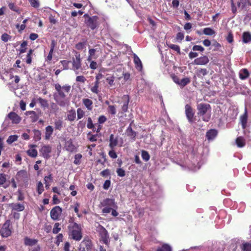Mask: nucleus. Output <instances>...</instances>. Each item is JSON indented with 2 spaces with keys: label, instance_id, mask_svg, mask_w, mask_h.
I'll list each match as a JSON object with an SVG mask.
<instances>
[{
  "label": "nucleus",
  "instance_id": "f257e3e1",
  "mask_svg": "<svg viewBox=\"0 0 251 251\" xmlns=\"http://www.w3.org/2000/svg\"><path fill=\"white\" fill-rule=\"evenodd\" d=\"M69 235L71 239L79 241L82 238V228L77 223L69 224L68 226Z\"/></svg>",
  "mask_w": 251,
  "mask_h": 251
},
{
  "label": "nucleus",
  "instance_id": "f03ea898",
  "mask_svg": "<svg viewBox=\"0 0 251 251\" xmlns=\"http://www.w3.org/2000/svg\"><path fill=\"white\" fill-rule=\"evenodd\" d=\"M211 106L209 104L201 103L198 105V114L201 116H202V120L204 122H208L211 118V114H206L208 110H211Z\"/></svg>",
  "mask_w": 251,
  "mask_h": 251
},
{
  "label": "nucleus",
  "instance_id": "7ed1b4c3",
  "mask_svg": "<svg viewBox=\"0 0 251 251\" xmlns=\"http://www.w3.org/2000/svg\"><path fill=\"white\" fill-rule=\"evenodd\" d=\"M84 17H87V19L85 20V24L86 26L91 30H94L98 28L100 25L99 22V17L97 16H89L87 14H85Z\"/></svg>",
  "mask_w": 251,
  "mask_h": 251
},
{
  "label": "nucleus",
  "instance_id": "20e7f679",
  "mask_svg": "<svg viewBox=\"0 0 251 251\" xmlns=\"http://www.w3.org/2000/svg\"><path fill=\"white\" fill-rule=\"evenodd\" d=\"M54 87L58 93L57 97L61 99H64L66 98V93H69L71 88V86L69 85L66 84L61 86L59 83L55 84Z\"/></svg>",
  "mask_w": 251,
  "mask_h": 251
},
{
  "label": "nucleus",
  "instance_id": "39448f33",
  "mask_svg": "<svg viewBox=\"0 0 251 251\" xmlns=\"http://www.w3.org/2000/svg\"><path fill=\"white\" fill-rule=\"evenodd\" d=\"M75 57L72 59V70L75 72L76 74H78L77 71L81 68L82 66L80 54L75 52Z\"/></svg>",
  "mask_w": 251,
  "mask_h": 251
},
{
  "label": "nucleus",
  "instance_id": "423d86ee",
  "mask_svg": "<svg viewBox=\"0 0 251 251\" xmlns=\"http://www.w3.org/2000/svg\"><path fill=\"white\" fill-rule=\"evenodd\" d=\"M11 226V221L9 220H6L2 225L0 233L3 237H7L11 235L12 228Z\"/></svg>",
  "mask_w": 251,
  "mask_h": 251
},
{
  "label": "nucleus",
  "instance_id": "0eeeda50",
  "mask_svg": "<svg viewBox=\"0 0 251 251\" xmlns=\"http://www.w3.org/2000/svg\"><path fill=\"white\" fill-rule=\"evenodd\" d=\"M185 114L188 122L190 124L194 123L196 121V118L194 116L195 112L191 106L187 104L185 106Z\"/></svg>",
  "mask_w": 251,
  "mask_h": 251
},
{
  "label": "nucleus",
  "instance_id": "6e6552de",
  "mask_svg": "<svg viewBox=\"0 0 251 251\" xmlns=\"http://www.w3.org/2000/svg\"><path fill=\"white\" fill-rule=\"evenodd\" d=\"M62 212V209L59 206H55L50 211L51 218L54 221L58 220Z\"/></svg>",
  "mask_w": 251,
  "mask_h": 251
},
{
  "label": "nucleus",
  "instance_id": "1a4fd4ad",
  "mask_svg": "<svg viewBox=\"0 0 251 251\" xmlns=\"http://www.w3.org/2000/svg\"><path fill=\"white\" fill-rule=\"evenodd\" d=\"M97 231L99 232L103 242L107 244L108 243V235L106 229L103 226L99 225L97 227Z\"/></svg>",
  "mask_w": 251,
  "mask_h": 251
},
{
  "label": "nucleus",
  "instance_id": "9d476101",
  "mask_svg": "<svg viewBox=\"0 0 251 251\" xmlns=\"http://www.w3.org/2000/svg\"><path fill=\"white\" fill-rule=\"evenodd\" d=\"M51 147L50 145H44L41 148L39 151L44 158L48 159L50 157V153L51 152Z\"/></svg>",
  "mask_w": 251,
  "mask_h": 251
},
{
  "label": "nucleus",
  "instance_id": "9b49d317",
  "mask_svg": "<svg viewBox=\"0 0 251 251\" xmlns=\"http://www.w3.org/2000/svg\"><path fill=\"white\" fill-rule=\"evenodd\" d=\"M16 179L19 182H27L28 180V175L25 170H21L16 174Z\"/></svg>",
  "mask_w": 251,
  "mask_h": 251
},
{
  "label": "nucleus",
  "instance_id": "f8f14e48",
  "mask_svg": "<svg viewBox=\"0 0 251 251\" xmlns=\"http://www.w3.org/2000/svg\"><path fill=\"white\" fill-rule=\"evenodd\" d=\"M209 61L208 57L206 55H203L195 59L193 63L198 65H205L207 64Z\"/></svg>",
  "mask_w": 251,
  "mask_h": 251
},
{
  "label": "nucleus",
  "instance_id": "ddd939ff",
  "mask_svg": "<svg viewBox=\"0 0 251 251\" xmlns=\"http://www.w3.org/2000/svg\"><path fill=\"white\" fill-rule=\"evenodd\" d=\"M119 138V136H115L112 134L110 135L109 147L111 149H113L118 145Z\"/></svg>",
  "mask_w": 251,
  "mask_h": 251
},
{
  "label": "nucleus",
  "instance_id": "4468645a",
  "mask_svg": "<svg viewBox=\"0 0 251 251\" xmlns=\"http://www.w3.org/2000/svg\"><path fill=\"white\" fill-rule=\"evenodd\" d=\"M8 117L11 120L13 124H19L21 120V117L14 112H10L8 114Z\"/></svg>",
  "mask_w": 251,
  "mask_h": 251
},
{
  "label": "nucleus",
  "instance_id": "2eb2a0df",
  "mask_svg": "<svg viewBox=\"0 0 251 251\" xmlns=\"http://www.w3.org/2000/svg\"><path fill=\"white\" fill-rule=\"evenodd\" d=\"M10 206L13 211H15L17 212L23 211L25 208L24 203H21L18 202L12 203L10 205Z\"/></svg>",
  "mask_w": 251,
  "mask_h": 251
},
{
  "label": "nucleus",
  "instance_id": "dca6fc26",
  "mask_svg": "<svg viewBox=\"0 0 251 251\" xmlns=\"http://www.w3.org/2000/svg\"><path fill=\"white\" fill-rule=\"evenodd\" d=\"M240 120L241 123L242 128L245 129L247 127L248 121V112L247 108H245L244 114L240 116Z\"/></svg>",
  "mask_w": 251,
  "mask_h": 251
},
{
  "label": "nucleus",
  "instance_id": "f3484780",
  "mask_svg": "<svg viewBox=\"0 0 251 251\" xmlns=\"http://www.w3.org/2000/svg\"><path fill=\"white\" fill-rule=\"evenodd\" d=\"M123 100V104L122 107V110L124 112H126L128 110V105L129 102V97L127 95H124L122 97Z\"/></svg>",
  "mask_w": 251,
  "mask_h": 251
},
{
  "label": "nucleus",
  "instance_id": "a211bd4d",
  "mask_svg": "<svg viewBox=\"0 0 251 251\" xmlns=\"http://www.w3.org/2000/svg\"><path fill=\"white\" fill-rule=\"evenodd\" d=\"M217 130L215 129H211L208 130L206 133V137L208 140L214 139L217 135Z\"/></svg>",
  "mask_w": 251,
  "mask_h": 251
},
{
  "label": "nucleus",
  "instance_id": "6ab92c4d",
  "mask_svg": "<svg viewBox=\"0 0 251 251\" xmlns=\"http://www.w3.org/2000/svg\"><path fill=\"white\" fill-rule=\"evenodd\" d=\"M65 148L67 151L70 152H73L76 149L72 139H70L65 142Z\"/></svg>",
  "mask_w": 251,
  "mask_h": 251
},
{
  "label": "nucleus",
  "instance_id": "aec40b11",
  "mask_svg": "<svg viewBox=\"0 0 251 251\" xmlns=\"http://www.w3.org/2000/svg\"><path fill=\"white\" fill-rule=\"evenodd\" d=\"M53 132V128L51 126H47L45 128V139L49 140Z\"/></svg>",
  "mask_w": 251,
  "mask_h": 251
},
{
  "label": "nucleus",
  "instance_id": "412c9836",
  "mask_svg": "<svg viewBox=\"0 0 251 251\" xmlns=\"http://www.w3.org/2000/svg\"><path fill=\"white\" fill-rule=\"evenodd\" d=\"M103 206L113 207H115V203L114 199L106 198L101 202Z\"/></svg>",
  "mask_w": 251,
  "mask_h": 251
},
{
  "label": "nucleus",
  "instance_id": "4be33fe9",
  "mask_svg": "<svg viewBox=\"0 0 251 251\" xmlns=\"http://www.w3.org/2000/svg\"><path fill=\"white\" fill-rule=\"evenodd\" d=\"M126 134L128 137H129L131 139L133 140H135L136 136V132L134 131L132 127L131 124H130L126 130Z\"/></svg>",
  "mask_w": 251,
  "mask_h": 251
},
{
  "label": "nucleus",
  "instance_id": "5701e85b",
  "mask_svg": "<svg viewBox=\"0 0 251 251\" xmlns=\"http://www.w3.org/2000/svg\"><path fill=\"white\" fill-rule=\"evenodd\" d=\"M96 49H89L88 50V56L87 57V61H92L93 59H96L98 56L96 55Z\"/></svg>",
  "mask_w": 251,
  "mask_h": 251
},
{
  "label": "nucleus",
  "instance_id": "b1692460",
  "mask_svg": "<svg viewBox=\"0 0 251 251\" xmlns=\"http://www.w3.org/2000/svg\"><path fill=\"white\" fill-rule=\"evenodd\" d=\"M82 103L85 105V106L86 107L87 110L90 111L92 110L93 109V101L91 100L88 99V98H85L82 99Z\"/></svg>",
  "mask_w": 251,
  "mask_h": 251
},
{
  "label": "nucleus",
  "instance_id": "393cba45",
  "mask_svg": "<svg viewBox=\"0 0 251 251\" xmlns=\"http://www.w3.org/2000/svg\"><path fill=\"white\" fill-rule=\"evenodd\" d=\"M38 242V240L35 239H31L28 237L24 238V244L25 246H33L36 245Z\"/></svg>",
  "mask_w": 251,
  "mask_h": 251
},
{
  "label": "nucleus",
  "instance_id": "a878e982",
  "mask_svg": "<svg viewBox=\"0 0 251 251\" xmlns=\"http://www.w3.org/2000/svg\"><path fill=\"white\" fill-rule=\"evenodd\" d=\"M251 41V33L249 31H245L242 34V42L244 43H248Z\"/></svg>",
  "mask_w": 251,
  "mask_h": 251
},
{
  "label": "nucleus",
  "instance_id": "bb28decb",
  "mask_svg": "<svg viewBox=\"0 0 251 251\" xmlns=\"http://www.w3.org/2000/svg\"><path fill=\"white\" fill-rule=\"evenodd\" d=\"M76 118V112L75 109H71L68 111L67 119L70 122H73Z\"/></svg>",
  "mask_w": 251,
  "mask_h": 251
},
{
  "label": "nucleus",
  "instance_id": "cd10ccee",
  "mask_svg": "<svg viewBox=\"0 0 251 251\" xmlns=\"http://www.w3.org/2000/svg\"><path fill=\"white\" fill-rule=\"evenodd\" d=\"M27 115L30 116V118L32 122H36L38 119V116L34 111H28L26 112Z\"/></svg>",
  "mask_w": 251,
  "mask_h": 251
},
{
  "label": "nucleus",
  "instance_id": "c85d7f7f",
  "mask_svg": "<svg viewBox=\"0 0 251 251\" xmlns=\"http://www.w3.org/2000/svg\"><path fill=\"white\" fill-rule=\"evenodd\" d=\"M63 121L61 119L55 120L54 122L55 130H61L63 127Z\"/></svg>",
  "mask_w": 251,
  "mask_h": 251
},
{
  "label": "nucleus",
  "instance_id": "c756f323",
  "mask_svg": "<svg viewBox=\"0 0 251 251\" xmlns=\"http://www.w3.org/2000/svg\"><path fill=\"white\" fill-rule=\"evenodd\" d=\"M249 76V73L247 69H244L242 70L239 73V77L241 79L244 80L248 78Z\"/></svg>",
  "mask_w": 251,
  "mask_h": 251
},
{
  "label": "nucleus",
  "instance_id": "7c9ffc66",
  "mask_svg": "<svg viewBox=\"0 0 251 251\" xmlns=\"http://www.w3.org/2000/svg\"><path fill=\"white\" fill-rule=\"evenodd\" d=\"M134 62L137 69L141 70L142 69V64L140 58L135 54L134 55Z\"/></svg>",
  "mask_w": 251,
  "mask_h": 251
},
{
  "label": "nucleus",
  "instance_id": "2f4dec72",
  "mask_svg": "<svg viewBox=\"0 0 251 251\" xmlns=\"http://www.w3.org/2000/svg\"><path fill=\"white\" fill-rule=\"evenodd\" d=\"M236 143L237 146L239 148L243 147L246 144L244 138L241 136L238 137L236 138Z\"/></svg>",
  "mask_w": 251,
  "mask_h": 251
},
{
  "label": "nucleus",
  "instance_id": "473e14b6",
  "mask_svg": "<svg viewBox=\"0 0 251 251\" xmlns=\"http://www.w3.org/2000/svg\"><path fill=\"white\" fill-rule=\"evenodd\" d=\"M240 248L242 251H251V243H244L241 245Z\"/></svg>",
  "mask_w": 251,
  "mask_h": 251
},
{
  "label": "nucleus",
  "instance_id": "72a5a7b5",
  "mask_svg": "<svg viewBox=\"0 0 251 251\" xmlns=\"http://www.w3.org/2000/svg\"><path fill=\"white\" fill-rule=\"evenodd\" d=\"M6 181V176L4 174H0V186H2L4 188H6L8 187L9 184L4 185Z\"/></svg>",
  "mask_w": 251,
  "mask_h": 251
},
{
  "label": "nucleus",
  "instance_id": "f704fd0d",
  "mask_svg": "<svg viewBox=\"0 0 251 251\" xmlns=\"http://www.w3.org/2000/svg\"><path fill=\"white\" fill-rule=\"evenodd\" d=\"M156 251H172V248L167 244H163L161 247L157 248Z\"/></svg>",
  "mask_w": 251,
  "mask_h": 251
},
{
  "label": "nucleus",
  "instance_id": "c9c22d12",
  "mask_svg": "<svg viewBox=\"0 0 251 251\" xmlns=\"http://www.w3.org/2000/svg\"><path fill=\"white\" fill-rule=\"evenodd\" d=\"M34 133V140L36 141H39L41 139V132L37 129L33 130Z\"/></svg>",
  "mask_w": 251,
  "mask_h": 251
},
{
  "label": "nucleus",
  "instance_id": "e433bc0d",
  "mask_svg": "<svg viewBox=\"0 0 251 251\" xmlns=\"http://www.w3.org/2000/svg\"><path fill=\"white\" fill-rule=\"evenodd\" d=\"M203 33L206 35L212 36L215 34V31L210 27H206L203 29Z\"/></svg>",
  "mask_w": 251,
  "mask_h": 251
},
{
  "label": "nucleus",
  "instance_id": "4c0bfd02",
  "mask_svg": "<svg viewBox=\"0 0 251 251\" xmlns=\"http://www.w3.org/2000/svg\"><path fill=\"white\" fill-rule=\"evenodd\" d=\"M208 72L205 68H201L197 70V75L198 77H202L208 74Z\"/></svg>",
  "mask_w": 251,
  "mask_h": 251
},
{
  "label": "nucleus",
  "instance_id": "58836bf2",
  "mask_svg": "<svg viewBox=\"0 0 251 251\" xmlns=\"http://www.w3.org/2000/svg\"><path fill=\"white\" fill-rule=\"evenodd\" d=\"M167 45L169 48L176 51L178 54H180V49L179 46L173 44H167Z\"/></svg>",
  "mask_w": 251,
  "mask_h": 251
},
{
  "label": "nucleus",
  "instance_id": "ea45409f",
  "mask_svg": "<svg viewBox=\"0 0 251 251\" xmlns=\"http://www.w3.org/2000/svg\"><path fill=\"white\" fill-rule=\"evenodd\" d=\"M190 81H191V80L189 77L183 78L181 80H180L179 85L181 87H184L186 85L189 84L190 82Z\"/></svg>",
  "mask_w": 251,
  "mask_h": 251
},
{
  "label": "nucleus",
  "instance_id": "a19ab883",
  "mask_svg": "<svg viewBox=\"0 0 251 251\" xmlns=\"http://www.w3.org/2000/svg\"><path fill=\"white\" fill-rule=\"evenodd\" d=\"M249 1L247 0H239L237 2V6L239 8L243 9L247 5Z\"/></svg>",
  "mask_w": 251,
  "mask_h": 251
},
{
  "label": "nucleus",
  "instance_id": "79ce46f5",
  "mask_svg": "<svg viewBox=\"0 0 251 251\" xmlns=\"http://www.w3.org/2000/svg\"><path fill=\"white\" fill-rule=\"evenodd\" d=\"M38 101L41 104V106L44 108H46L49 106V103L47 100L39 98L38 99Z\"/></svg>",
  "mask_w": 251,
  "mask_h": 251
},
{
  "label": "nucleus",
  "instance_id": "37998d69",
  "mask_svg": "<svg viewBox=\"0 0 251 251\" xmlns=\"http://www.w3.org/2000/svg\"><path fill=\"white\" fill-rule=\"evenodd\" d=\"M100 155L101 156L102 159H99L97 162L98 163H100L101 165H104V163L107 161L106 155L104 152H101L100 154Z\"/></svg>",
  "mask_w": 251,
  "mask_h": 251
},
{
  "label": "nucleus",
  "instance_id": "c03bdc74",
  "mask_svg": "<svg viewBox=\"0 0 251 251\" xmlns=\"http://www.w3.org/2000/svg\"><path fill=\"white\" fill-rule=\"evenodd\" d=\"M27 154L32 157H35L38 155L37 151L35 149H30L27 151Z\"/></svg>",
  "mask_w": 251,
  "mask_h": 251
},
{
  "label": "nucleus",
  "instance_id": "a18cd8bd",
  "mask_svg": "<svg viewBox=\"0 0 251 251\" xmlns=\"http://www.w3.org/2000/svg\"><path fill=\"white\" fill-rule=\"evenodd\" d=\"M77 119H81L85 115V112L81 108H78L76 110Z\"/></svg>",
  "mask_w": 251,
  "mask_h": 251
},
{
  "label": "nucleus",
  "instance_id": "49530a36",
  "mask_svg": "<svg viewBox=\"0 0 251 251\" xmlns=\"http://www.w3.org/2000/svg\"><path fill=\"white\" fill-rule=\"evenodd\" d=\"M141 155L143 159L145 161H148L150 158V154L147 151H142Z\"/></svg>",
  "mask_w": 251,
  "mask_h": 251
},
{
  "label": "nucleus",
  "instance_id": "de8ad7c7",
  "mask_svg": "<svg viewBox=\"0 0 251 251\" xmlns=\"http://www.w3.org/2000/svg\"><path fill=\"white\" fill-rule=\"evenodd\" d=\"M18 136L17 135H10L9 136L7 140V143L8 144H11L13 142L16 141L18 139Z\"/></svg>",
  "mask_w": 251,
  "mask_h": 251
},
{
  "label": "nucleus",
  "instance_id": "09e8293b",
  "mask_svg": "<svg viewBox=\"0 0 251 251\" xmlns=\"http://www.w3.org/2000/svg\"><path fill=\"white\" fill-rule=\"evenodd\" d=\"M60 226V224L59 223H55L54 224V227L52 229V233L53 234H57L61 230Z\"/></svg>",
  "mask_w": 251,
  "mask_h": 251
},
{
  "label": "nucleus",
  "instance_id": "8fccbe9b",
  "mask_svg": "<svg viewBox=\"0 0 251 251\" xmlns=\"http://www.w3.org/2000/svg\"><path fill=\"white\" fill-rule=\"evenodd\" d=\"M37 190L39 195L41 194L44 191L43 184L41 181H39L37 183Z\"/></svg>",
  "mask_w": 251,
  "mask_h": 251
},
{
  "label": "nucleus",
  "instance_id": "3c124183",
  "mask_svg": "<svg viewBox=\"0 0 251 251\" xmlns=\"http://www.w3.org/2000/svg\"><path fill=\"white\" fill-rule=\"evenodd\" d=\"M48 178H49L50 180H52V177L51 174H50L49 176H46L44 177L45 187L46 188V189L49 188V187L50 186L49 182H48Z\"/></svg>",
  "mask_w": 251,
  "mask_h": 251
},
{
  "label": "nucleus",
  "instance_id": "603ef678",
  "mask_svg": "<svg viewBox=\"0 0 251 251\" xmlns=\"http://www.w3.org/2000/svg\"><path fill=\"white\" fill-rule=\"evenodd\" d=\"M82 158V155L80 153H78L75 156V160L74 163L75 165H79L80 163V159Z\"/></svg>",
  "mask_w": 251,
  "mask_h": 251
},
{
  "label": "nucleus",
  "instance_id": "864d4df0",
  "mask_svg": "<svg viewBox=\"0 0 251 251\" xmlns=\"http://www.w3.org/2000/svg\"><path fill=\"white\" fill-rule=\"evenodd\" d=\"M87 127L89 129H92L93 130H94V126L93 123L92 119L91 117H88L87 119Z\"/></svg>",
  "mask_w": 251,
  "mask_h": 251
},
{
  "label": "nucleus",
  "instance_id": "5fc2aeb1",
  "mask_svg": "<svg viewBox=\"0 0 251 251\" xmlns=\"http://www.w3.org/2000/svg\"><path fill=\"white\" fill-rule=\"evenodd\" d=\"M108 112L111 115H115L116 113V107L114 105H109L107 108Z\"/></svg>",
  "mask_w": 251,
  "mask_h": 251
},
{
  "label": "nucleus",
  "instance_id": "6e6d98bb",
  "mask_svg": "<svg viewBox=\"0 0 251 251\" xmlns=\"http://www.w3.org/2000/svg\"><path fill=\"white\" fill-rule=\"evenodd\" d=\"M88 139L91 142H96L97 141V135H93L91 132H89L87 134Z\"/></svg>",
  "mask_w": 251,
  "mask_h": 251
},
{
  "label": "nucleus",
  "instance_id": "4d7b16f0",
  "mask_svg": "<svg viewBox=\"0 0 251 251\" xmlns=\"http://www.w3.org/2000/svg\"><path fill=\"white\" fill-rule=\"evenodd\" d=\"M88 61L90 63L89 65L90 69L95 70L98 67V64L95 61L92 60V61Z\"/></svg>",
  "mask_w": 251,
  "mask_h": 251
},
{
  "label": "nucleus",
  "instance_id": "13d9d810",
  "mask_svg": "<svg viewBox=\"0 0 251 251\" xmlns=\"http://www.w3.org/2000/svg\"><path fill=\"white\" fill-rule=\"evenodd\" d=\"M31 6L34 8L39 7V2L38 0H28Z\"/></svg>",
  "mask_w": 251,
  "mask_h": 251
},
{
  "label": "nucleus",
  "instance_id": "bf43d9fd",
  "mask_svg": "<svg viewBox=\"0 0 251 251\" xmlns=\"http://www.w3.org/2000/svg\"><path fill=\"white\" fill-rule=\"evenodd\" d=\"M8 7L11 10H13L18 13H20L19 8L16 6H15L14 3H9L8 4Z\"/></svg>",
  "mask_w": 251,
  "mask_h": 251
},
{
  "label": "nucleus",
  "instance_id": "052dcab7",
  "mask_svg": "<svg viewBox=\"0 0 251 251\" xmlns=\"http://www.w3.org/2000/svg\"><path fill=\"white\" fill-rule=\"evenodd\" d=\"M11 38V36L6 33H4L3 34H2L1 36V40L4 41V42H7L9 40H10Z\"/></svg>",
  "mask_w": 251,
  "mask_h": 251
},
{
  "label": "nucleus",
  "instance_id": "680f3d73",
  "mask_svg": "<svg viewBox=\"0 0 251 251\" xmlns=\"http://www.w3.org/2000/svg\"><path fill=\"white\" fill-rule=\"evenodd\" d=\"M184 33L181 32H179L176 34V41H178L179 42H181V41L184 39Z\"/></svg>",
  "mask_w": 251,
  "mask_h": 251
},
{
  "label": "nucleus",
  "instance_id": "e2e57ef3",
  "mask_svg": "<svg viewBox=\"0 0 251 251\" xmlns=\"http://www.w3.org/2000/svg\"><path fill=\"white\" fill-rule=\"evenodd\" d=\"M99 84V82H95L94 86H93L91 88V90L93 93H95V94L98 93V92H99V90H98Z\"/></svg>",
  "mask_w": 251,
  "mask_h": 251
},
{
  "label": "nucleus",
  "instance_id": "0e129e2a",
  "mask_svg": "<svg viewBox=\"0 0 251 251\" xmlns=\"http://www.w3.org/2000/svg\"><path fill=\"white\" fill-rule=\"evenodd\" d=\"M69 61L67 60H61L60 63L62 65L63 67V70H68L69 69V64L70 63Z\"/></svg>",
  "mask_w": 251,
  "mask_h": 251
},
{
  "label": "nucleus",
  "instance_id": "69168bd1",
  "mask_svg": "<svg viewBox=\"0 0 251 251\" xmlns=\"http://www.w3.org/2000/svg\"><path fill=\"white\" fill-rule=\"evenodd\" d=\"M116 172L118 176L124 177L126 175L125 171L122 168H118L117 169Z\"/></svg>",
  "mask_w": 251,
  "mask_h": 251
},
{
  "label": "nucleus",
  "instance_id": "338daca9",
  "mask_svg": "<svg viewBox=\"0 0 251 251\" xmlns=\"http://www.w3.org/2000/svg\"><path fill=\"white\" fill-rule=\"evenodd\" d=\"M17 200L19 201H23L25 199V196L21 190H19L18 191Z\"/></svg>",
  "mask_w": 251,
  "mask_h": 251
},
{
  "label": "nucleus",
  "instance_id": "774afa93",
  "mask_svg": "<svg viewBox=\"0 0 251 251\" xmlns=\"http://www.w3.org/2000/svg\"><path fill=\"white\" fill-rule=\"evenodd\" d=\"M108 155L112 159H116L117 157V153L113 149H111L109 151Z\"/></svg>",
  "mask_w": 251,
  "mask_h": 251
}]
</instances>
